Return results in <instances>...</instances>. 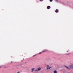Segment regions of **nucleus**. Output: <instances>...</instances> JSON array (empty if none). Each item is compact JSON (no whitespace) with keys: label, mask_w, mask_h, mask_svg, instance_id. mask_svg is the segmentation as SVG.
<instances>
[{"label":"nucleus","mask_w":73,"mask_h":73,"mask_svg":"<svg viewBox=\"0 0 73 73\" xmlns=\"http://www.w3.org/2000/svg\"><path fill=\"white\" fill-rule=\"evenodd\" d=\"M49 65H47V69L49 70L50 69V68H51V67H49Z\"/></svg>","instance_id":"1"},{"label":"nucleus","mask_w":73,"mask_h":73,"mask_svg":"<svg viewBox=\"0 0 73 73\" xmlns=\"http://www.w3.org/2000/svg\"><path fill=\"white\" fill-rule=\"evenodd\" d=\"M48 52V50H43V51L42 52V53H43V52Z\"/></svg>","instance_id":"2"},{"label":"nucleus","mask_w":73,"mask_h":73,"mask_svg":"<svg viewBox=\"0 0 73 73\" xmlns=\"http://www.w3.org/2000/svg\"><path fill=\"white\" fill-rule=\"evenodd\" d=\"M70 68H73V64L70 65Z\"/></svg>","instance_id":"3"},{"label":"nucleus","mask_w":73,"mask_h":73,"mask_svg":"<svg viewBox=\"0 0 73 73\" xmlns=\"http://www.w3.org/2000/svg\"><path fill=\"white\" fill-rule=\"evenodd\" d=\"M55 12H56V13H58V11L57 9H56V11H55Z\"/></svg>","instance_id":"4"},{"label":"nucleus","mask_w":73,"mask_h":73,"mask_svg":"<svg viewBox=\"0 0 73 73\" xmlns=\"http://www.w3.org/2000/svg\"><path fill=\"white\" fill-rule=\"evenodd\" d=\"M49 8H50V6H47V9H49Z\"/></svg>","instance_id":"5"},{"label":"nucleus","mask_w":73,"mask_h":73,"mask_svg":"<svg viewBox=\"0 0 73 73\" xmlns=\"http://www.w3.org/2000/svg\"><path fill=\"white\" fill-rule=\"evenodd\" d=\"M38 70H41V68L39 67L38 68Z\"/></svg>","instance_id":"6"},{"label":"nucleus","mask_w":73,"mask_h":73,"mask_svg":"<svg viewBox=\"0 0 73 73\" xmlns=\"http://www.w3.org/2000/svg\"><path fill=\"white\" fill-rule=\"evenodd\" d=\"M65 67H66V68H67V69H70V68H68V67L67 66H65Z\"/></svg>","instance_id":"7"},{"label":"nucleus","mask_w":73,"mask_h":73,"mask_svg":"<svg viewBox=\"0 0 73 73\" xmlns=\"http://www.w3.org/2000/svg\"><path fill=\"white\" fill-rule=\"evenodd\" d=\"M35 70V68H32V72H33V70Z\"/></svg>","instance_id":"8"},{"label":"nucleus","mask_w":73,"mask_h":73,"mask_svg":"<svg viewBox=\"0 0 73 73\" xmlns=\"http://www.w3.org/2000/svg\"><path fill=\"white\" fill-rule=\"evenodd\" d=\"M54 73H57V71L55 70L54 71Z\"/></svg>","instance_id":"9"},{"label":"nucleus","mask_w":73,"mask_h":73,"mask_svg":"<svg viewBox=\"0 0 73 73\" xmlns=\"http://www.w3.org/2000/svg\"><path fill=\"white\" fill-rule=\"evenodd\" d=\"M36 55L37 54L33 56V57H35V56H36Z\"/></svg>","instance_id":"10"},{"label":"nucleus","mask_w":73,"mask_h":73,"mask_svg":"<svg viewBox=\"0 0 73 73\" xmlns=\"http://www.w3.org/2000/svg\"><path fill=\"white\" fill-rule=\"evenodd\" d=\"M38 70L37 69L36 70H35V72H38Z\"/></svg>","instance_id":"11"},{"label":"nucleus","mask_w":73,"mask_h":73,"mask_svg":"<svg viewBox=\"0 0 73 73\" xmlns=\"http://www.w3.org/2000/svg\"><path fill=\"white\" fill-rule=\"evenodd\" d=\"M56 2H58V0H55Z\"/></svg>","instance_id":"12"},{"label":"nucleus","mask_w":73,"mask_h":73,"mask_svg":"<svg viewBox=\"0 0 73 73\" xmlns=\"http://www.w3.org/2000/svg\"><path fill=\"white\" fill-rule=\"evenodd\" d=\"M42 53V52H39V54H41Z\"/></svg>","instance_id":"13"},{"label":"nucleus","mask_w":73,"mask_h":73,"mask_svg":"<svg viewBox=\"0 0 73 73\" xmlns=\"http://www.w3.org/2000/svg\"><path fill=\"white\" fill-rule=\"evenodd\" d=\"M50 2H52V0H50Z\"/></svg>","instance_id":"14"},{"label":"nucleus","mask_w":73,"mask_h":73,"mask_svg":"<svg viewBox=\"0 0 73 73\" xmlns=\"http://www.w3.org/2000/svg\"><path fill=\"white\" fill-rule=\"evenodd\" d=\"M40 1H43V0H40Z\"/></svg>","instance_id":"15"},{"label":"nucleus","mask_w":73,"mask_h":73,"mask_svg":"<svg viewBox=\"0 0 73 73\" xmlns=\"http://www.w3.org/2000/svg\"><path fill=\"white\" fill-rule=\"evenodd\" d=\"M17 73H20V72H17Z\"/></svg>","instance_id":"16"},{"label":"nucleus","mask_w":73,"mask_h":73,"mask_svg":"<svg viewBox=\"0 0 73 73\" xmlns=\"http://www.w3.org/2000/svg\"><path fill=\"white\" fill-rule=\"evenodd\" d=\"M12 62H11V63H12Z\"/></svg>","instance_id":"17"},{"label":"nucleus","mask_w":73,"mask_h":73,"mask_svg":"<svg viewBox=\"0 0 73 73\" xmlns=\"http://www.w3.org/2000/svg\"><path fill=\"white\" fill-rule=\"evenodd\" d=\"M1 68V67H0V68Z\"/></svg>","instance_id":"18"}]
</instances>
